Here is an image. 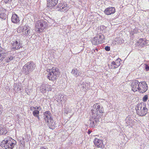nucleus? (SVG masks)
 I'll list each match as a JSON object with an SVG mask.
<instances>
[{"label":"nucleus","instance_id":"42","mask_svg":"<svg viewBox=\"0 0 149 149\" xmlns=\"http://www.w3.org/2000/svg\"><path fill=\"white\" fill-rule=\"evenodd\" d=\"M80 72V73H79V75H80V76L81 77H83L84 76V74L83 73H82L81 72Z\"/></svg>","mask_w":149,"mask_h":149},{"label":"nucleus","instance_id":"41","mask_svg":"<svg viewBox=\"0 0 149 149\" xmlns=\"http://www.w3.org/2000/svg\"><path fill=\"white\" fill-rule=\"evenodd\" d=\"M35 107H31L30 108V110L31 111H32L33 110H35Z\"/></svg>","mask_w":149,"mask_h":149},{"label":"nucleus","instance_id":"32","mask_svg":"<svg viewBox=\"0 0 149 149\" xmlns=\"http://www.w3.org/2000/svg\"><path fill=\"white\" fill-rule=\"evenodd\" d=\"M39 113L40 112L38 110H35L33 112V114L35 117L39 115Z\"/></svg>","mask_w":149,"mask_h":149},{"label":"nucleus","instance_id":"9","mask_svg":"<svg viewBox=\"0 0 149 149\" xmlns=\"http://www.w3.org/2000/svg\"><path fill=\"white\" fill-rule=\"evenodd\" d=\"M139 82L137 80H135L131 82L132 90L134 92L138 91Z\"/></svg>","mask_w":149,"mask_h":149},{"label":"nucleus","instance_id":"38","mask_svg":"<svg viewBox=\"0 0 149 149\" xmlns=\"http://www.w3.org/2000/svg\"><path fill=\"white\" fill-rule=\"evenodd\" d=\"M35 107V110H38L39 111H40L41 110V108L40 106H38V107L36 106V107Z\"/></svg>","mask_w":149,"mask_h":149},{"label":"nucleus","instance_id":"20","mask_svg":"<svg viewBox=\"0 0 149 149\" xmlns=\"http://www.w3.org/2000/svg\"><path fill=\"white\" fill-rule=\"evenodd\" d=\"M125 125L128 126L130 125L132 123V121L131 118L130 116H128L125 119Z\"/></svg>","mask_w":149,"mask_h":149},{"label":"nucleus","instance_id":"29","mask_svg":"<svg viewBox=\"0 0 149 149\" xmlns=\"http://www.w3.org/2000/svg\"><path fill=\"white\" fill-rule=\"evenodd\" d=\"M6 54L5 53H0V63L6 57Z\"/></svg>","mask_w":149,"mask_h":149},{"label":"nucleus","instance_id":"25","mask_svg":"<svg viewBox=\"0 0 149 149\" xmlns=\"http://www.w3.org/2000/svg\"><path fill=\"white\" fill-rule=\"evenodd\" d=\"M45 84H42L40 87V91L42 93H45L46 91V88Z\"/></svg>","mask_w":149,"mask_h":149},{"label":"nucleus","instance_id":"37","mask_svg":"<svg viewBox=\"0 0 149 149\" xmlns=\"http://www.w3.org/2000/svg\"><path fill=\"white\" fill-rule=\"evenodd\" d=\"M5 3H10L11 2L12 0H3Z\"/></svg>","mask_w":149,"mask_h":149},{"label":"nucleus","instance_id":"33","mask_svg":"<svg viewBox=\"0 0 149 149\" xmlns=\"http://www.w3.org/2000/svg\"><path fill=\"white\" fill-rule=\"evenodd\" d=\"M46 88V91H51L52 90V86L51 85L48 84H45Z\"/></svg>","mask_w":149,"mask_h":149},{"label":"nucleus","instance_id":"21","mask_svg":"<svg viewBox=\"0 0 149 149\" xmlns=\"http://www.w3.org/2000/svg\"><path fill=\"white\" fill-rule=\"evenodd\" d=\"M57 6L58 8H59L61 9H63L64 10H68L69 7L67 4L64 5L58 4Z\"/></svg>","mask_w":149,"mask_h":149},{"label":"nucleus","instance_id":"2","mask_svg":"<svg viewBox=\"0 0 149 149\" xmlns=\"http://www.w3.org/2000/svg\"><path fill=\"white\" fill-rule=\"evenodd\" d=\"M16 143V141L9 136H7L0 143L1 147L5 149H13Z\"/></svg>","mask_w":149,"mask_h":149},{"label":"nucleus","instance_id":"15","mask_svg":"<svg viewBox=\"0 0 149 149\" xmlns=\"http://www.w3.org/2000/svg\"><path fill=\"white\" fill-rule=\"evenodd\" d=\"M115 12V9L114 7H109L106 8L104 10L105 14L107 15H110L113 14Z\"/></svg>","mask_w":149,"mask_h":149},{"label":"nucleus","instance_id":"27","mask_svg":"<svg viewBox=\"0 0 149 149\" xmlns=\"http://www.w3.org/2000/svg\"><path fill=\"white\" fill-rule=\"evenodd\" d=\"M91 42L92 44L94 45H97V44H99L98 42L97 37H94L92 39Z\"/></svg>","mask_w":149,"mask_h":149},{"label":"nucleus","instance_id":"22","mask_svg":"<svg viewBox=\"0 0 149 149\" xmlns=\"http://www.w3.org/2000/svg\"><path fill=\"white\" fill-rule=\"evenodd\" d=\"M97 37L98 42L99 44L102 43L103 42V40L104 39V35L102 34L98 35Z\"/></svg>","mask_w":149,"mask_h":149},{"label":"nucleus","instance_id":"26","mask_svg":"<svg viewBox=\"0 0 149 149\" xmlns=\"http://www.w3.org/2000/svg\"><path fill=\"white\" fill-rule=\"evenodd\" d=\"M7 133V131L5 127H2L0 126V134H5Z\"/></svg>","mask_w":149,"mask_h":149},{"label":"nucleus","instance_id":"12","mask_svg":"<svg viewBox=\"0 0 149 149\" xmlns=\"http://www.w3.org/2000/svg\"><path fill=\"white\" fill-rule=\"evenodd\" d=\"M93 142L95 146L98 148H103L104 147L103 141L102 140L95 138Z\"/></svg>","mask_w":149,"mask_h":149},{"label":"nucleus","instance_id":"6","mask_svg":"<svg viewBox=\"0 0 149 149\" xmlns=\"http://www.w3.org/2000/svg\"><path fill=\"white\" fill-rule=\"evenodd\" d=\"M47 25V22L43 20H39L36 24L35 27L37 32H42Z\"/></svg>","mask_w":149,"mask_h":149},{"label":"nucleus","instance_id":"14","mask_svg":"<svg viewBox=\"0 0 149 149\" xmlns=\"http://www.w3.org/2000/svg\"><path fill=\"white\" fill-rule=\"evenodd\" d=\"M80 87V90L82 92H86L88 90L90 87V85L87 83H84L79 85Z\"/></svg>","mask_w":149,"mask_h":149},{"label":"nucleus","instance_id":"40","mask_svg":"<svg viewBox=\"0 0 149 149\" xmlns=\"http://www.w3.org/2000/svg\"><path fill=\"white\" fill-rule=\"evenodd\" d=\"M105 49L107 51H110V47L108 46H107L105 47Z\"/></svg>","mask_w":149,"mask_h":149},{"label":"nucleus","instance_id":"35","mask_svg":"<svg viewBox=\"0 0 149 149\" xmlns=\"http://www.w3.org/2000/svg\"><path fill=\"white\" fill-rule=\"evenodd\" d=\"M63 95L60 94L58 96V99L60 101H62L63 100Z\"/></svg>","mask_w":149,"mask_h":149},{"label":"nucleus","instance_id":"30","mask_svg":"<svg viewBox=\"0 0 149 149\" xmlns=\"http://www.w3.org/2000/svg\"><path fill=\"white\" fill-rule=\"evenodd\" d=\"M149 96L148 95H144L142 98V101L143 102H146L149 100Z\"/></svg>","mask_w":149,"mask_h":149},{"label":"nucleus","instance_id":"10","mask_svg":"<svg viewBox=\"0 0 149 149\" xmlns=\"http://www.w3.org/2000/svg\"><path fill=\"white\" fill-rule=\"evenodd\" d=\"M47 6L51 9H56L55 6L58 3V0H47Z\"/></svg>","mask_w":149,"mask_h":149},{"label":"nucleus","instance_id":"18","mask_svg":"<svg viewBox=\"0 0 149 149\" xmlns=\"http://www.w3.org/2000/svg\"><path fill=\"white\" fill-rule=\"evenodd\" d=\"M22 84L20 83L15 84L14 85V90L16 92H18L19 91L22 92Z\"/></svg>","mask_w":149,"mask_h":149},{"label":"nucleus","instance_id":"1","mask_svg":"<svg viewBox=\"0 0 149 149\" xmlns=\"http://www.w3.org/2000/svg\"><path fill=\"white\" fill-rule=\"evenodd\" d=\"M104 109L98 104L97 103L93 106V109L91 110L90 114L89 126L90 127L97 126L99 122V119L102 116Z\"/></svg>","mask_w":149,"mask_h":149},{"label":"nucleus","instance_id":"8","mask_svg":"<svg viewBox=\"0 0 149 149\" xmlns=\"http://www.w3.org/2000/svg\"><path fill=\"white\" fill-rule=\"evenodd\" d=\"M138 91L140 93H143L148 90L147 84L145 81L139 82Z\"/></svg>","mask_w":149,"mask_h":149},{"label":"nucleus","instance_id":"39","mask_svg":"<svg viewBox=\"0 0 149 149\" xmlns=\"http://www.w3.org/2000/svg\"><path fill=\"white\" fill-rule=\"evenodd\" d=\"M116 65V64H113V61H112L111 63L110 68L111 69H113L112 67H113L114 66L115 67Z\"/></svg>","mask_w":149,"mask_h":149},{"label":"nucleus","instance_id":"7","mask_svg":"<svg viewBox=\"0 0 149 149\" xmlns=\"http://www.w3.org/2000/svg\"><path fill=\"white\" fill-rule=\"evenodd\" d=\"M11 47L13 49H18L22 47V41L20 39H17L11 43Z\"/></svg>","mask_w":149,"mask_h":149},{"label":"nucleus","instance_id":"16","mask_svg":"<svg viewBox=\"0 0 149 149\" xmlns=\"http://www.w3.org/2000/svg\"><path fill=\"white\" fill-rule=\"evenodd\" d=\"M46 123H47V125L49 128L52 130L54 129L56 127V124L53 118L51 119L49 121H48V122H46Z\"/></svg>","mask_w":149,"mask_h":149},{"label":"nucleus","instance_id":"5","mask_svg":"<svg viewBox=\"0 0 149 149\" xmlns=\"http://www.w3.org/2000/svg\"><path fill=\"white\" fill-rule=\"evenodd\" d=\"M33 62L31 61L26 63L23 66L22 71L25 75H27L31 72L35 67Z\"/></svg>","mask_w":149,"mask_h":149},{"label":"nucleus","instance_id":"11","mask_svg":"<svg viewBox=\"0 0 149 149\" xmlns=\"http://www.w3.org/2000/svg\"><path fill=\"white\" fill-rule=\"evenodd\" d=\"M44 119L45 123L48 122L51 119H53L52 114L49 111H46L43 113Z\"/></svg>","mask_w":149,"mask_h":149},{"label":"nucleus","instance_id":"45","mask_svg":"<svg viewBox=\"0 0 149 149\" xmlns=\"http://www.w3.org/2000/svg\"><path fill=\"white\" fill-rule=\"evenodd\" d=\"M35 117H37V118L38 120H40L39 115H38L37 116H36Z\"/></svg>","mask_w":149,"mask_h":149},{"label":"nucleus","instance_id":"24","mask_svg":"<svg viewBox=\"0 0 149 149\" xmlns=\"http://www.w3.org/2000/svg\"><path fill=\"white\" fill-rule=\"evenodd\" d=\"M71 73L75 77H77L79 75L80 72H78L77 69H73Z\"/></svg>","mask_w":149,"mask_h":149},{"label":"nucleus","instance_id":"13","mask_svg":"<svg viewBox=\"0 0 149 149\" xmlns=\"http://www.w3.org/2000/svg\"><path fill=\"white\" fill-rule=\"evenodd\" d=\"M31 31L30 29V28L28 26H24L23 28V34L25 36H30L32 34L31 33Z\"/></svg>","mask_w":149,"mask_h":149},{"label":"nucleus","instance_id":"34","mask_svg":"<svg viewBox=\"0 0 149 149\" xmlns=\"http://www.w3.org/2000/svg\"><path fill=\"white\" fill-rule=\"evenodd\" d=\"M6 17V14L4 13H1L0 14V18L5 19Z\"/></svg>","mask_w":149,"mask_h":149},{"label":"nucleus","instance_id":"23","mask_svg":"<svg viewBox=\"0 0 149 149\" xmlns=\"http://www.w3.org/2000/svg\"><path fill=\"white\" fill-rule=\"evenodd\" d=\"M15 58V56L14 54L12 55H9L5 59V60L6 62L8 63L10 61L13 60Z\"/></svg>","mask_w":149,"mask_h":149},{"label":"nucleus","instance_id":"28","mask_svg":"<svg viewBox=\"0 0 149 149\" xmlns=\"http://www.w3.org/2000/svg\"><path fill=\"white\" fill-rule=\"evenodd\" d=\"M115 41L118 44H121L124 42V40L120 38H117L115 39Z\"/></svg>","mask_w":149,"mask_h":149},{"label":"nucleus","instance_id":"4","mask_svg":"<svg viewBox=\"0 0 149 149\" xmlns=\"http://www.w3.org/2000/svg\"><path fill=\"white\" fill-rule=\"evenodd\" d=\"M47 72H49L47 77L50 80L54 81L57 78L58 73V68L53 67L51 69H47Z\"/></svg>","mask_w":149,"mask_h":149},{"label":"nucleus","instance_id":"17","mask_svg":"<svg viewBox=\"0 0 149 149\" xmlns=\"http://www.w3.org/2000/svg\"><path fill=\"white\" fill-rule=\"evenodd\" d=\"M148 43L147 41L143 38L139 39L137 43L138 46L142 47L146 46Z\"/></svg>","mask_w":149,"mask_h":149},{"label":"nucleus","instance_id":"47","mask_svg":"<svg viewBox=\"0 0 149 149\" xmlns=\"http://www.w3.org/2000/svg\"><path fill=\"white\" fill-rule=\"evenodd\" d=\"M98 50L97 49H95L94 50V52H96V51H97Z\"/></svg>","mask_w":149,"mask_h":149},{"label":"nucleus","instance_id":"19","mask_svg":"<svg viewBox=\"0 0 149 149\" xmlns=\"http://www.w3.org/2000/svg\"><path fill=\"white\" fill-rule=\"evenodd\" d=\"M12 22L14 23H17L19 21V18L17 15L15 14H13L11 18Z\"/></svg>","mask_w":149,"mask_h":149},{"label":"nucleus","instance_id":"46","mask_svg":"<svg viewBox=\"0 0 149 149\" xmlns=\"http://www.w3.org/2000/svg\"><path fill=\"white\" fill-rule=\"evenodd\" d=\"M40 149H47V148H45V147H41Z\"/></svg>","mask_w":149,"mask_h":149},{"label":"nucleus","instance_id":"31","mask_svg":"<svg viewBox=\"0 0 149 149\" xmlns=\"http://www.w3.org/2000/svg\"><path fill=\"white\" fill-rule=\"evenodd\" d=\"M113 63L116 65V66L112 67V69H115L118 67L120 65V62H115L114 61H113Z\"/></svg>","mask_w":149,"mask_h":149},{"label":"nucleus","instance_id":"3","mask_svg":"<svg viewBox=\"0 0 149 149\" xmlns=\"http://www.w3.org/2000/svg\"><path fill=\"white\" fill-rule=\"evenodd\" d=\"M136 109L137 113L140 116H144L147 113L148 109L146 104L143 102L138 103L136 107Z\"/></svg>","mask_w":149,"mask_h":149},{"label":"nucleus","instance_id":"43","mask_svg":"<svg viewBox=\"0 0 149 149\" xmlns=\"http://www.w3.org/2000/svg\"><path fill=\"white\" fill-rule=\"evenodd\" d=\"M120 59L119 58H118L117 59H116V61L115 62H120Z\"/></svg>","mask_w":149,"mask_h":149},{"label":"nucleus","instance_id":"36","mask_svg":"<svg viewBox=\"0 0 149 149\" xmlns=\"http://www.w3.org/2000/svg\"><path fill=\"white\" fill-rule=\"evenodd\" d=\"M145 69L146 71H149V66L148 64H145Z\"/></svg>","mask_w":149,"mask_h":149},{"label":"nucleus","instance_id":"48","mask_svg":"<svg viewBox=\"0 0 149 149\" xmlns=\"http://www.w3.org/2000/svg\"><path fill=\"white\" fill-rule=\"evenodd\" d=\"M148 65H149V63L148 64Z\"/></svg>","mask_w":149,"mask_h":149},{"label":"nucleus","instance_id":"44","mask_svg":"<svg viewBox=\"0 0 149 149\" xmlns=\"http://www.w3.org/2000/svg\"><path fill=\"white\" fill-rule=\"evenodd\" d=\"M92 131L91 130H88V134H89Z\"/></svg>","mask_w":149,"mask_h":149}]
</instances>
